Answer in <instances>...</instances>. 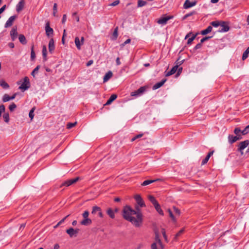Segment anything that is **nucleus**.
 <instances>
[{
    "instance_id": "obj_1",
    "label": "nucleus",
    "mask_w": 249,
    "mask_h": 249,
    "mask_svg": "<svg viewBox=\"0 0 249 249\" xmlns=\"http://www.w3.org/2000/svg\"><path fill=\"white\" fill-rule=\"evenodd\" d=\"M136 209L134 210L129 206H125L123 211V216L136 227H139L142 222V214L139 207H136Z\"/></svg>"
},
{
    "instance_id": "obj_2",
    "label": "nucleus",
    "mask_w": 249,
    "mask_h": 249,
    "mask_svg": "<svg viewBox=\"0 0 249 249\" xmlns=\"http://www.w3.org/2000/svg\"><path fill=\"white\" fill-rule=\"evenodd\" d=\"M30 87V83L29 79L28 77L25 76L23 78V82L21 84V86L19 87V89L25 91L28 89Z\"/></svg>"
},
{
    "instance_id": "obj_3",
    "label": "nucleus",
    "mask_w": 249,
    "mask_h": 249,
    "mask_svg": "<svg viewBox=\"0 0 249 249\" xmlns=\"http://www.w3.org/2000/svg\"><path fill=\"white\" fill-rule=\"evenodd\" d=\"M249 145V140H247L243 142H240L238 146V151L241 153V155L243 154V150L245 149Z\"/></svg>"
},
{
    "instance_id": "obj_4",
    "label": "nucleus",
    "mask_w": 249,
    "mask_h": 249,
    "mask_svg": "<svg viewBox=\"0 0 249 249\" xmlns=\"http://www.w3.org/2000/svg\"><path fill=\"white\" fill-rule=\"evenodd\" d=\"M146 90V87H141L139 89H138L137 90L132 92L131 93V95L132 96H139L141 95H142Z\"/></svg>"
},
{
    "instance_id": "obj_5",
    "label": "nucleus",
    "mask_w": 249,
    "mask_h": 249,
    "mask_svg": "<svg viewBox=\"0 0 249 249\" xmlns=\"http://www.w3.org/2000/svg\"><path fill=\"white\" fill-rule=\"evenodd\" d=\"M220 26H221V28L218 30L219 32H227L230 29L228 23L225 21H220Z\"/></svg>"
},
{
    "instance_id": "obj_6",
    "label": "nucleus",
    "mask_w": 249,
    "mask_h": 249,
    "mask_svg": "<svg viewBox=\"0 0 249 249\" xmlns=\"http://www.w3.org/2000/svg\"><path fill=\"white\" fill-rule=\"evenodd\" d=\"M242 139V135H236V136H233L232 135H229L228 136V141L230 144H232L237 141L240 140Z\"/></svg>"
},
{
    "instance_id": "obj_7",
    "label": "nucleus",
    "mask_w": 249,
    "mask_h": 249,
    "mask_svg": "<svg viewBox=\"0 0 249 249\" xmlns=\"http://www.w3.org/2000/svg\"><path fill=\"white\" fill-rule=\"evenodd\" d=\"M79 231V229H74L72 228H70L66 230V232L70 237H76Z\"/></svg>"
},
{
    "instance_id": "obj_8",
    "label": "nucleus",
    "mask_w": 249,
    "mask_h": 249,
    "mask_svg": "<svg viewBox=\"0 0 249 249\" xmlns=\"http://www.w3.org/2000/svg\"><path fill=\"white\" fill-rule=\"evenodd\" d=\"M173 18V16H163L159 19L157 22L160 24L165 25L169 20L172 19Z\"/></svg>"
},
{
    "instance_id": "obj_9",
    "label": "nucleus",
    "mask_w": 249,
    "mask_h": 249,
    "mask_svg": "<svg viewBox=\"0 0 249 249\" xmlns=\"http://www.w3.org/2000/svg\"><path fill=\"white\" fill-rule=\"evenodd\" d=\"M79 178L78 177H77L71 179L67 181H65L61 184L60 187H62L64 186L67 187L69 186L72 185V184L76 182L79 180Z\"/></svg>"
},
{
    "instance_id": "obj_10",
    "label": "nucleus",
    "mask_w": 249,
    "mask_h": 249,
    "mask_svg": "<svg viewBox=\"0 0 249 249\" xmlns=\"http://www.w3.org/2000/svg\"><path fill=\"white\" fill-rule=\"evenodd\" d=\"M91 213L93 214L97 213L98 216L101 218H102L104 216L101 208L97 206H94L92 207Z\"/></svg>"
},
{
    "instance_id": "obj_11",
    "label": "nucleus",
    "mask_w": 249,
    "mask_h": 249,
    "mask_svg": "<svg viewBox=\"0 0 249 249\" xmlns=\"http://www.w3.org/2000/svg\"><path fill=\"white\" fill-rule=\"evenodd\" d=\"M17 16L16 15L12 16L10 17L8 20L6 21L5 25L4 27L5 28H8L11 27L14 21L15 20V19L17 18Z\"/></svg>"
},
{
    "instance_id": "obj_12",
    "label": "nucleus",
    "mask_w": 249,
    "mask_h": 249,
    "mask_svg": "<svg viewBox=\"0 0 249 249\" xmlns=\"http://www.w3.org/2000/svg\"><path fill=\"white\" fill-rule=\"evenodd\" d=\"M135 199L137 202V203L141 207L145 206L144 202L142 199V197L139 195H137L135 196Z\"/></svg>"
},
{
    "instance_id": "obj_13",
    "label": "nucleus",
    "mask_w": 249,
    "mask_h": 249,
    "mask_svg": "<svg viewBox=\"0 0 249 249\" xmlns=\"http://www.w3.org/2000/svg\"><path fill=\"white\" fill-rule=\"evenodd\" d=\"M25 5V1L19 0L16 5V11L19 13L23 10Z\"/></svg>"
},
{
    "instance_id": "obj_14",
    "label": "nucleus",
    "mask_w": 249,
    "mask_h": 249,
    "mask_svg": "<svg viewBox=\"0 0 249 249\" xmlns=\"http://www.w3.org/2000/svg\"><path fill=\"white\" fill-rule=\"evenodd\" d=\"M45 31L46 35L48 36H49L50 34H53V29L50 27V23L48 21L46 24Z\"/></svg>"
},
{
    "instance_id": "obj_15",
    "label": "nucleus",
    "mask_w": 249,
    "mask_h": 249,
    "mask_svg": "<svg viewBox=\"0 0 249 249\" xmlns=\"http://www.w3.org/2000/svg\"><path fill=\"white\" fill-rule=\"evenodd\" d=\"M166 81V79H163L161 81L158 82L156 83L153 86V89L155 90L157 89L160 88L163 85V84L165 83V82Z\"/></svg>"
},
{
    "instance_id": "obj_16",
    "label": "nucleus",
    "mask_w": 249,
    "mask_h": 249,
    "mask_svg": "<svg viewBox=\"0 0 249 249\" xmlns=\"http://www.w3.org/2000/svg\"><path fill=\"white\" fill-rule=\"evenodd\" d=\"M10 36L13 41H14L17 38L18 36V32L16 28H13L12 29L10 32Z\"/></svg>"
},
{
    "instance_id": "obj_17",
    "label": "nucleus",
    "mask_w": 249,
    "mask_h": 249,
    "mask_svg": "<svg viewBox=\"0 0 249 249\" xmlns=\"http://www.w3.org/2000/svg\"><path fill=\"white\" fill-rule=\"evenodd\" d=\"M49 51L50 53H52L53 51L54 50L55 47H54V40L53 38H51L49 42Z\"/></svg>"
},
{
    "instance_id": "obj_18",
    "label": "nucleus",
    "mask_w": 249,
    "mask_h": 249,
    "mask_svg": "<svg viewBox=\"0 0 249 249\" xmlns=\"http://www.w3.org/2000/svg\"><path fill=\"white\" fill-rule=\"evenodd\" d=\"M178 69V65H176V66H174L172 69L168 71L166 74V76H169L173 74H174L177 71Z\"/></svg>"
},
{
    "instance_id": "obj_19",
    "label": "nucleus",
    "mask_w": 249,
    "mask_h": 249,
    "mask_svg": "<svg viewBox=\"0 0 249 249\" xmlns=\"http://www.w3.org/2000/svg\"><path fill=\"white\" fill-rule=\"evenodd\" d=\"M92 221L89 218H84L81 222L80 224L84 226H88L91 224Z\"/></svg>"
},
{
    "instance_id": "obj_20",
    "label": "nucleus",
    "mask_w": 249,
    "mask_h": 249,
    "mask_svg": "<svg viewBox=\"0 0 249 249\" xmlns=\"http://www.w3.org/2000/svg\"><path fill=\"white\" fill-rule=\"evenodd\" d=\"M196 4L195 2H191L189 0H186L185 1L184 4H183V7L185 9H188L189 8H190L193 6H194Z\"/></svg>"
},
{
    "instance_id": "obj_21",
    "label": "nucleus",
    "mask_w": 249,
    "mask_h": 249,
    "mask_svg": "<svg viewBox=\"0 0 249 249\" xmlns=\"http://www.w3.org/2000/svg\"><path fill=\"white\" fill-rule=\"evenodd\" d=\"M155 243H156L157 244H158L159 245L161 248H163V245H162V243L161 242V240L160 239V237H159V233L158 232H155Z\"/></svg>"
},
{
    "instance_id": "obj_22",
    "label": "nucleus",
    "mask_w": 249,
    "mask_h": 249,
    "mask_svg": "<svg viewBox=\"0 0 249 249\" xmlns=\"http://www.w3.org/2000/svg\"><path fill=\"white\" fill-rule=\"evenodd\" d=\"M213 151L210 152L207 156L202 160L201 165H204L207 163L210 157L213 154Z\"/></svg>"
},
{
    "instance_id": "obj_23",
    "label": "nucleus",
    "mask_w": 249,
    "mask_h": 249,
    "mask_svg": "<svg viewBox=\"0 0 249 249\" xmlns=\"http://www.w3.org/2000/svg\"><path fill=\"white\" fill-rule=\"evenodd\" d=\"M117 97V95L115 94H112L109 98L107 100L105 105H110L113 101H114Z\"/></svg>"
},
{
    "instance_id": "obj_24",
    "label": "nucleus",
    "mask_w": 249,
    "mask_h": 249,
    "mask_svg": "<svg viewBox=\"0 0 249 249\" xmlns=\"http://www.w3.org/2000/svg\"><path fill=\"white\" fill-rule=\"evenodd\" d=\"M112 76V72L111 71H108L105 75L103 80L104 82L107 81Z\"/></svg>"
},
{
    "instance_id": "obj_25",
    "label": "nucleus",
    "mask_w": 249,
    "mask_h": 249,
    "mask_svg": "<svg viewBox=\"0 0 249 249\" xmlns=\"http://www.w3.org/2000/svg\"><path fill=\"white\" fill-rule=\"evenodd\" d=\"M18 39L20 42L23 45H25L27 43V40L26 39L25 36L23 35H19L18 36Z\"/></svg>"
},
{
    "instance_id": "obj_26",
    "label": "nucleus",
    "mask_w": 249,
    "mask_h": 249,
    "mask_svg": "<svg viewBox=\"0 0 249 249\" xmlns=\"http://www.w3.org/2000/svg\"><path fill=\"white\" fill-rule=\"evenodd\" d=\"M213 29V28L211 26H209L206 29L202 30L201 32V34L202 35H206L208 33H210Z\"/></svg>"
},
{
    "instance_id": "obj_27",
    "label": "nucleus",
    "mask_w": 249,
    "mask_h": 249,
    "mask_svg": "<svg viewBox=\"0 0 249 249\" xmlns=\"http://www.w3.org/2000/svg\"><path fill=\"white\" fill-rule=\"evenodd\" d=\"M157 212L160 215H163L164 213L160 208V205L158 203L154 206Z\"/></svg>"
},
{
    "instance_id": "obj_28",
    "label": "nucleus",
    "mask_w": 249,
    "mask_h": 249,
    "mask_svg": "<svg viewBox=\"0 0 249 249\" xmlns=\"http://www.w3.org/2000/svg\"><path fill=\"white\" fill-rule=\"evenodd\" d=\"M160 179L158 178L157 179H154V180H146L145 181H144L142 183V186H146V185H148L152 183H153V182H155L157 181H158V180H160Z\"/></svg>"
},
{
    "instance_id": "obj_29",
    "label": "nucleus",
    "mask_w": 249,
    "mask_h": 249,
    "mask_svg": "<svg viewBox=\"0 0 249 249\" xmlns=\"http://www.w3.org/2000/svg\"><path fill=\"white\" fill-rule=\"evenodd\" d=\"M107 213L109 215V216L111 218H114L115 214L114 212L111 209L108 208L107 211Z\"/></svg>"
},
{
    "instance_id": "obj_30",
    "label": "nucleus",
    "mask_w": 249,
    "mask_h": 249,
    "mask_svg": "<svg viewBox=\"0 0 249 249\" xmlns=\"http://www.w3.org/2000/svg\"><path fill=\"white\" fill-rule=\"evenodd\" d=\"M148 198L149 201L153 204L154 206L158 203V201L156 200L154 196L149 195L148 196Z\"/></svg>"
},
{
    "instance_id": "obj_31",
    "label": "nucleus",
    "mask_w": 249,
    "mask_h": 249,
    "mask_svg": "<svg viewBox=\"0 0 249 249\" xmlns=\"http://www.w3.org/2000/svg\"><path fill=\"white\" fill-rule=\"evenodd\" d=\"M47 51L46 47L45 45H44L42 48V55H43V58L44 61L47 60Z\"/></svg>"
},
{
    "instance_id": "obj_32",
    "label": "nucleus",
    "mask_w": 249,
    "mask_h": 249,
    "mask_svg": "<svg viewBox=\"0 0 249 249\" xmlns=\"http://www.w3.org/2000/svg\"><path fill=\"white\" fill-rule=\"evenodd\" d=\"M0 86L4 89H7L9 88V85L4 80L0 81Z\"/></svg>"
},
{
    "instance_id": "obj_33",
    "label": "nucleus",
    "mask_w": 249,
    "mask_h": 249,
    "mask_svg": "<svg viewBox=\"0 0 249 249\" xmlns=\"http://www.w3.org/2000/svg\"><path fill=\"white\" fill-rule=\"evenodd\" d=\"M74 42H75V45H76L77 48L78 50H80L81 49V46L82 44H81V43H80L79 38L78 37H76L75 38Z\"/></svg>"
},
{
    "instance_id": "obj_34",
    "label": "nucleus",
    "mask_w": 249,
    "mask_h": 249,
    "mask_svg": "<svg viewBox=\"0 0 249 249\" xmlns=\"http://www.w3.org/2000/svg\"><path fill=\"white\" fill-rule=\"evenodd\" d=\"M249 53V47H248L246 49V50L244 52L243 55H242V59L243 60L247 59L248 57V55Z\"/></svg>"
},
{
    "instance_id": "obj_35",
    "label": "nucleus",
    "mask_w": 249,
    "mask_h": 249,
    "mask_svg": "<svg viewBox=\"0 0 249 249\" xmlns=\"http://www.w3.org/2000/svg\"><path fill=\"white\" fill-rule=\"evenodd\" d=\"M147 3V2L146 1L143 0H138V7H141L143 6H145Z\"/></svg>"
},
{
    "instance_id": "obj_36",
    "label": "nucleus",
    "mask_w": 249,
    "mask_h": 249,
    "mask_svg": "<svg viewBox=\"0 0 249 249\" xmlns=\"http://www.w3.org/2000/svg\"><path fill=\"white\" fill-rule=\"evenodd\" d=\"M113 37L112 38V40H116L118 37V27H116L113 33Z\"/></svg>"
},
{
    "instance_id": "obj_37",
    "label": "nucleus",
    "mask_w": 249,
    "mask_h": 249,
    "mask_svg": "<svg viewBox=\"0 0 249 249\" xmlns=\"http://www.w3.org/2000/svg\"><path fill=\"white\" fill-rule=\"evenodd\" d=\"M242 131L239 127H236L234 130V133L235 135H243Z\"/></svg>"
},
{
    "instance_id": "obj_38",
    "label": "nucleus",
    "mask_w": 249,
    "mask_h": 249,
    "mask_svg": "<svg viewBox=\"0 0 249 249\" xmlns=\"http://www.w3.org/2000/svg\"><path fill=\"white\" fill-rule=\"evenodd\" d=\"M11 100L10 96L7 94H5L2 97V101L3 102H6Z\"/></svg>"
},
{
    "instance_id": "obj_39",
    "label": "nucleus",
    "mask_w": 249,
    "mask_h": 249,
    "mask_svg": "<svg viewBox=\"0 0 249 249\" xmlns=\"http://www.w3.org/2000/svg\"><path fill=\"white\" fill-rule=\"evenodd\" d=\"M36 57V54L34 50V45H32L31 47V59L32 60H33Z\"/></svg>"
},
{
    "instance_id": "obj_40",
    "label": "nucleus",
    "mask_w": 249,
    "mask_h": 249,
    "mask_svg": "<svg viewBox=\"0 0 249 249\" xmlns=\"http://www.w3.org/2000/svg\"><path fill=\"white\" fill-rule=\"evenodd\" d=\"M202 43L201 42L196 45L193 49V52L195 53L197 49H200L202 46Z\"/></svg>"
},
{
    "instance_id": "obj_41",
    "label": "nucleus",
    "mask_w": 249,
    "mask_h": 249,
    "mask_svg": "<svg viewBox=\"0 0 249 249\" xmlns=\"http://www.w3.org/2000/svg\"><path fill=\"white\" fill-rule=\"evenodd\" d=\"M3 118L4 119V121L6 123H8L9 121V115L8 113H5L3 115Z\"/></svg>"
},
{
    "instance_id": "obj_42",
    "label": "nucleus",
    "mask_w": 249,
    "mask_h": 249,
    "mask_svg": "<svg viewBox=\"0 0 249 249\" xmlns=\"http://www.w3.org/2000/svg\"><path fill=\"white\" fill-rule=\"evenodd\" d=\"M249 133V124L246 126V127L242 131V134L245 135Z\"/></svg>"
},
{
    "instance_id": "obj_43",
    "label": "nucleus",
    "mask_w": 249,
    "mask_h": 249,
    "mask_svg": "<svg viewBox=\"0 0 249 249\" xmlns=\"http://www.w3.org/2000/svg\"><path fill=\"white\" fill-rule=\"evenodd\" d=\"M17 107L16 105L14 103H12L9 107V109L11 112H13Z\"/></svg>"
},
{
    "instance_id": "obj_44",
    "label": "nucleus",
    "mask_w": 249,
    "mask_h": 249,
    "mask_svg": "<svg viewBox=\"0 0 249 249\" xmlns=\"http://www.w3.org/2000/svg\"><path fill=\"white\" fill-rule=\"evenodd\" d=\"M143 135V133H141V134H138V135H136L135 136H134L133 138H132L131 139V142L135 141L137 139L142 137Z\"/></svg>"
},
{
    "instance_id": "obj_45",
    "label": "nucleus",
    "mask_w": 249,
    "mask_h": 249,
    "mask_svg": "<svg viewBox=\"0 0 249 249\" xmlns=\"http://www.w3.org/2000/svg\"><path fill=\"white\" fill-rule=\"evenodd\" d=\"M211 24L214 27H217L218 26H220V21H212V22H211Z\"/></svg>"
},
{
    "instance_id": "obj_46",
    "label": "nucleus",
    "mask_w": 249,
    "mask_h": 249,
    "mask_svg": "<svg viewBox=\"0 0 249 249\" xmlns=\"http://www.w3.org/2000/svg\"><path fill=\"white\" fill-rule=\"evenodd\" d=\"M35 109V108L34 107H33L30 110V111L29 112V116L31 118V120H32L34 118V112Z\"/></svg>"
},
{
    "instance_id": "obj_47",
    "label": "nucleus",
    "mask_w": 249,
    "mask_h": 249,
    "mask_svg": "<svg viewBox=\"0 0 249 249\" xmlns=\"http://www.w3.org/2000/svg\"><path fill=\"white\" fill-rule=\"evenodd\" d=\"M40 68V66L39 65H38L37 66L35 69L31 73V75L33 76V77H35V73H37L38 72V71L39 70Z\"/></svg>"
},
{
    "instance_id": "obj_48",
    "label": "nucleus",
    "mask_w": 249,
    "mask_h": 249,
    "mask_svg": "<svg viewBox=\"0 0 249 249\" xmlns=\"http://www.w3.org/2000/svg\"><path fill=\"white\" fill-rule=\"evenodd\" d=\"M76 122H75V123H68L67 124V128L68 129H71V128H72L73 127H74L76 124Z\"/></svg>"
},
{
    "instance_id": "obj_49",
    "label": "nucleus",
    "mask_w": 249,
    "mask_h": 249,
    "mask_svg": "<svg viewBox=\"0 0 249 249\" xmlns=\"http://www.w3.org/2000/svg\"><path fill=\"white\" fill-rule=\"evenodd\" d=\"M184 231V229H181L175 235V239L177 240L178 238L183 233Z\"/></svg>"
},
{
    "instance_id": "obj_50",
    "label": "nucleus",
    "mask_w": 249,
    "mask_h": 249,
    "mask_svg": "<svg viewBox=\"0 0 249 249\" xmlns=\"http://www.w3.org/2000/svg\"><path fill=\"white\" fill-rule=\"evenodd\" d=\"M168 212L169 213V216L170 217L172 218V219L174 221H176V219H175V216H174L173 214V213L171 211V210L170 209H168Z\"/></svg>"
},
{
    "instance_id": "obj_51",
    "label": "nucleus",
    "mask_w": 249,
    "mask_h": 249,
    "mask_svg": "<svg viewBox=\"0 0 249 249\" xmlns=\"http://www.w3.org/2000/svg\"><path fill=\"white\" fill-rule=\"evenodd\" d=\"M196 35H194L192 37H191V38H189L188 39L187 44H190L192 43V42L195 39V38L196 37Z\"/></svg>"
},
{
    "instance_id": "obj_52",
    "label": "nucleus",
    "mask_w": 249,
    "mask_h": 249,
    "mask_svg": "<svg viewBox=\"0 0 249 249\" xmlns=\"http://www.w3.org/2000/svg\"><path fill=\"white\" fill-rule=\"evenodd\" d=\"M130 42H131V39L130 38L127 39L124 43H122L120 45L121 48H123L126 44L129 43Z\"/></svg>"
},
{
    "instance_id": "obj_53",
    "label": "nucleus",
    "mask_w": 249,
    "mask_h": 249,
    "mask_svg": "<svg viewBox=\"0 0 249 249\" xmlns=\"http://www.w3.org/2000/svg\"><path fill=\"white\" fill-rule=\"evenodd\" d=\"M89 212L88 211H85L82 213V216L84 218H89Z\"/></svg>"
},
{
    "instance_id": "obj_54",
    "label": "nucleus",
    "mask_w": 249,
    "mask_h": 249,
    "mask_svg": "<svg viewBox=\"0 0 249 249\" xmlns=\"http://www.w3.org/2000/svg\"><path fill=\"white\" fill-rule=\"evenodd\" d=\"M120 3L119 0H116L114 1H113L112 3L109 4L110 6H115L117 5Z\"/></svg>"
},
{
    "instance_id": "obj_55",
    "label": "nucleus",
    "mask_w": 249,
    "mask_h": 249,
    "mask_svg": "<svg viewBox=\"0 0 249 249\" xmlns=\"http://www.w3.org/2000/svg\"><path fill=\"white\" fill-rule=\"evenodd\" d=\"M53 15L54 16H55L56 13L57 12V4L56 3H54L53 4Z\"/></svg>"
},
{
    "instance_id": "obj_56",
    "label": "nucleus",
    "mask_w": 249,
    "mask_h": 249,
    "mask_svg": "<svg viewBox=\"0 0 249 249\" xmlns=\"http://www.w3.org/2000/svg\"><path fill=\"white\" fill-rule=\"evenodd\" d=\"M5 106L3 105L0 106V115H1V113L5 111Z\"/></svg>"
},
{
    "instance_id": "obj_57",
    "label": "nucleus",
    "mask_w": 249,
    "mask_h": 249,
    "mask_svg": "<svg viewBox=\"0 0 249 249\" xmlns=\"http://www.w3.org/2000/svg\"><path fill=\"white\" fill-rule=\"evenodd\" d=\"M211 37H212V36H205V37L202 38L200 40V42H201V43H203L204 41L208 40L209 39L211 38Z\"/></svg>"
},
{
    "instance_id": "obj_58",
    "label": "nucleus",
    "mask_w": 249,
    "mask_h": 249,
    "mask_svg": "<svg viewBox=\"0 0 249 249\" xmlns=\"http://www.w3.org/2000/svg\"><path fill=\"white\" fill-rule=\"evenodd\" d=\"M70 214H68L66 216H65V217H64L62 219H61L58 223V225H60L62 223H63L65 220L66 219V218L67 217H68L69 216Z\"/></svg>"
},
{
    "instance_id": "obj_59",
    "label": "nucleus",
    "mask_w": 249,
    "mask_h": 249,
    "mask_svg": "<svg viewBox=\"0 0 249 249\" xmlns=\"http://www.w3.org/2000/svg\"><path fill=\"white\" fill-rule=\"evenodd\" d=\"M174 212L175 213L177 214L178 215H179L180 214V211L177 208L175 207H174Z\"/></svg>"
},
{
    "instance_id": "obj_60",
    "label": "nucleus",
    "mask_w": 249,
    "mask_h": 249,
    "mask_svg": "<svg viewBox=\"0 0 249 249\" xmlns=\"http://www.w3.org/2000/svg\"><path fill=\"white\" fill-rule=\"evenodd\" d=\"M67 19V15L66 14L63 15L62 19V23L63 24L65 23Z\"/></svg>"
},
{
    "instance_id": "obj_61",
    "label": "nucleus",
    "mask_w": 249,
    "mask_h": 249,
    "mask_svg": "<svg viewBox=\"0 0 249 249\" xmlns=\"http://www.w3.org/2000/svg\"><path fill=\"white\" fill-rule=\"evenodd\" d=\"M151 249H157V243H153L151 245Z\"/></svg>"
},
{
    "instance_id": "obj_62",
    "label": "nucleus",
    "mask_w": 249,
    "mask_h": 249,
    "mask_svg": "<svg viewBox=\"0 0 249 249\" xmlns=\"http://www.w3.org/2000/svg\"><path fill=\"white\" fill-rule=\"evenodd\" d=\"M6 5H4L2 7L0 8V14H1L6 9Z\"/></svg>"
},
{
    "instance_id": "obj_63",
    "label": "nucleus",
    "mask_w": 249,
    "mask_h": 249,
    "mask_svg": "<svg viewBox=\"0 0 249 249\" xmlns=\"http://www.w3.org/2000/svg\"><path fill=\"white\" fill-rule=\"evenodd\" d=\"M182 71V67H178V69L177 70V71H178V73H177V75H178L180 74V73Z\"/></svg>"
},
{
    "instance_id": "obj_64",
    "label": "nucleus",
    "mask_w": 249,
    "mask_h": 249,
    "mask_svg": "<svg viewBox=\"0 0 249 249\" xmlns=\"http://www.w3.org/2000/svg\"><path fill=\"white\" fill-rule=\"evenodd\" d=\"M93 61L92 60H90L87 62L86 65L87 67H89V66H90L91 65H92L93 64Z\"/></svg>"
}]
</instances>
